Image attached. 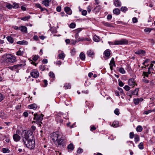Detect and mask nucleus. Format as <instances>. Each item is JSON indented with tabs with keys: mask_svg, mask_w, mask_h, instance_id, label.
<instances>
[{
	"mask_svg": "<svg viewBox=\"0 0 155 155\" xmlns=\"http://www.w3.org/2000/svg\"><path fill=\"white\" fill-rule=\"evenodd\" d=\"M21 136V141L26 147L30 149H32L35 147V141L33 137V133L30 130H24Z\"/></svg>",
	"mask_w": 155,
	"mask_h": 155,
	"instance_id": "obj_1",
	"label": "nucleus"
},
{
	"mask_svg": "<svg viewBox=\"0 0 155 155\" xmlns=\"http://www.w3.org/2000/svg\"><path fill=\"white\" fill-rule=\"evenodd\" d=\"M44 115L42 114H38L37 113H35L34 114V120H36L35 122L38 123L42 124L41 122L43 120V117Z\"/></svg>",
	"mask_w": 155,
	"mask_h": 155,
	"instance_id": "obj_2",
	"label": "nucleus"
},
{
	"mask_svg": "<svg viewBox=\"0 0 155 155\" xmlns=\"http://www.w3.org/2000/svg\"><path fill=\"white\" fill-rule=\"evenodd\" d=\"M52 140L54 141H57L59 138L62 137V134L61 133L59 132H56L53 133L52 135Z\"/></svg>",
	"mask_w": 155,
	"mask_h": 155,
	"instance_id": "obj_3",
	"label": "nucleus"
},
{
	"mask_svg": "<svg viewBox=\"0 0 155 155\" xmlns=\"http://www.w3.org/2000/svg\"><path fill=\"white\" fill-rule=\"evenodd\" d=\"M128 41L126 39H122L120 40H116L114 42V45H124L128 44Z\"/></svg>",
	"mask_w": 155,
	"mask_h": 155,
	"instance_id": "obj_4",
	"label": "nucleus"
},
{
	"mask_svg": "<svg viewBox=\"0 0 155 155\" xmlns=\"http://www.w3.org/2000/svg\"><path fill=\"white\" fill-rule=\"evenodd\" d=\"M56 141L58 146L60 147H64L66 146V141L62 138V137L59 138Z\"/></svg>",
	"mask_w": 155,
	"mask_h": 155,
	"instance_id": "obj_5",
	"label": "nucleus"
},
{
	"mask_svg": "<svg viewBox=\"0 0 155 155\" xmlns=\"http://www.w3.org/2000/svg\"><path fill=\"white\" fill-rule=\"evenodd\" d=\"M30 75L33 78H36L39 77V73L37 70L33 69L31 70L30 73Z\"/></svg>",
	"mask_w": 155,
	"mask_h": 155,
	"instance_id": "obj_6",
	"label": "nucleus"
},
{
	"mask_svg": "<svg viewBox=\"0 0 155 155\" xmlns=\"http://www.w3.org/2000/svg\"><path fill=\"white\" fill-rule=\"evenodd\" d=\"M4 62L5 64H11L16 61V59H4Z\"/></svg>",
	"mask_w": 155,
	"mask_h": 155,
	"instance_id": "obj_7",
	"label": "nucleus"
},
{
	"mask_svg": "<svg viewBox=\"0 0 155 155\" xmlns=\"http://www.w3.org/2000/svg\"><path fill=\"white\" fill-rule=\"evenodd\" d=\"M25 61H23V62L22 64H18L15 65H14L11 68L12 70H13L15 69H19V67H22L24 66L25 65Z\"/></svg>",
	"mask_w": 155,
	"mask_h": 155,
	"instance_id": "obj_8",
	"label": "nucleus"
},
{
	"mask_svg": "<svg viewBox=\"0 0 155 155\" xmlns=\"http://www.w3.org/2000/svg\"><path fill=\"white\" fill-rule=\"evenodd\" d=\"M60 114H58L56 116V120L58 122L62 123L63 121V120L62 119L63 117L60 116Z\"/></svg>",
	"mask_w": 155,
	"mask_h": 155,
	"instance_id": "obj_9",
	"label": "nucleus"
},
{
	"mask_svg": "<svg viewBox=\"0 0 155 155\" xmlns=\"http://www.w3.org/2000/svg\"><path fill=\"white\" fill-rule=\"evenodd\" d=\"M128 84L133 87H134L135 85H137V84L135 83L134 82V79L131 78L129 79L128 81Z\"/></svg>",
	"mask_w": 155,
	"mask_h": 155,
	"instance_id": "obj_10",
	"label": "nucleus"
},
{
	"mask_svg": "<svg viewBox=\"0 0 155 155\" xmlns=\"http://www.w3.org/2000/svg\"><path fill=\"white\" fill-rule=\"evenodd\" d=\"M110 68L111 71H112L113 67H115L116 64L114 59H112L109 64Z\"/></svg>",
	"mask_w": 155,
	"mask_h": 155,
	"instance_id": "obj_11",
	"label": "nucleus"
},
{
	"mask_svg": "<svg viewBox=\"0 0 155 155\" xmlns=\"http://www.w3.org/2000/svg\"><path fill=\"white\" fill-rule=\"evenodd\" d=\"M14 140L15 142H18L21 139V137L18 135L14 134L13 136Z\"/></svg>",
	"mask_w": 155,
	"mask_h": 155,
	"instance_id": "obj_12",
	"label": "nucleus"
},
{
	"mask_svg": "<svg viewBox=\"0 0 155 155\" xmlns=\"http://www.w3.org/2000/svg\"><path fill=\"white\" fill-rule=\"evenodd\" d=\"M87 54L89 57L91 58L94 57V55L93 51L91 50L88 51L87 52Z\"/></svg>",
	"mask_w": 155,
	"mask_h": 155,
	"instance_id": "obj_13",
	"label": "nucleus"
},
{
	"mask_svg": "<svg viewBox=\"0 0 155 155\" xmlns=\"http://www.w3.org/2000/svg\"><path fill=\"white\" fill-rule=\"evenodd\" d=\"M143 100V99L142 98H134V104L137 105L139 103V102L142 101Z\"/></svg>",
	"mask_w": 155,
	"mask_h": 155,
	"instance_id": "obj_14",
	"label": "nucleus"
},
{
	"mask_svg": "<svg viewBox=\"0 0 155 155\" xmlns=\"http://www.w3.org/2000/svg\"><path fill=\"white\" fill-rule=\"evenodd\" d=\"M64 10L66 13L70 15L72 13V11L70 8L68 7H65L64 8Z\"/></svg>",
	"mask_w": 155,
	"mask_h": 155,
	"instance_id": "obj_15",
	"label": "nucleus"
},
{
	"mask_svg": "<svg viewBox=\"0 0 155 155\" xmlns=\"http://www.w3.org/2000/svg\"><path fill=\"white\" fill-rule=\"evenodd\" d=\"M14 55L10 54H5L3 56V58H13Z\"/></svg>",
	"mask_w": 155,
	"mask_h": 155,
	"instance_id": "obj_16",
	"label": "nucleus"
},
{
	"mask_svg": "<svg viewBox=\"0 0 155 155\" xmlns=\"http://www.w3.org/2000/svg\"><path fill=\"white\" fill-rule=\"evenodd\" d=\"M37 107V105L35 104H31L28 106V108L30 109H33L34 110H36Z\"/></svg>",
	"mask_w": 155,
	"mask_h": 155,
	"instance_id": "obj_17",
	"label": "nucleus"
},
{
	"mask_svg": "<svg viewBox=\"0 0 155 155\" xmlns=\"http://www.w3.org/2000/svg\"><path fill=\"white\" fill-rule=\"evenodd\" d=\"M114 4L116 7H119L121 6V2L118 0H114Z\"/></svg>",
	"mask_w": 155,
	"mask_h": 155,
	"instance_id": "obj_18",
	"label": "nucleus"
},
{
	"mask_svg": "<svg viewBox=\"0 0 155 155\" xmlns=\"http://www.w3.org/2000/svg\"><path fill=\"white\" fill-rule=\"evenodd\" d=\"M19 29H20L21 31L26 33L27 32V28L25 26H21L19 27Z\"/></svg>",
	"mask_w": 155,
	"mask_h": 155,
	"instance_id": "obj_19",
	"label": "nucleus"
},
{
	"mask_svg": "<svg viewBox=\"0 0 155 155\" xmlns=\"http://www.w3.org/2000/svg\"><path fill=\"white\" fill-rule=\"evenodd\" d=\"M49 0H44L42 2V4L45 6L48 7L49 5Z\"/></svg>",
	"mask_w": 155,
	"mask_h": 155,
	"instance_id": "obj_20",
	"label": "nucleus"
},
{
	"mask_svg": "<svg viewBox=\"0 0 155 155\" xmlns=\"http://www.w3.org/2000/svg\"><path fill=\"white\" fill-rule=\"evenodd\" d=\"M113 12L114 14L118 15L120 14V11L118 8H115L114 9Z\"/></svg>",
	"mask_w": 155,
	"mask_h": 155,
	"instance_id": "obj_21",
	"label": "nucleus"
},
{
	"mask_svg": "<svg viewBox=\"0 0 155 155\" xmlns=\"http://www.w3.org/2000/svg\"><path fill=\"white\" fill-rule=\"evenodd\" d=\"M8 41L10 43H13L14 42V39L11 36H8L6 37Z\"/></svg>",
	"mask_w": 155,
	"mask_h": 155,
	"instance_id": "obj_22",
	"label": "nucleus"
},
{
	"mask_svg": "<svg viewBox=\"0 0 155 155\" xmlns=\"http://www.w3.org/2000/svg\"><path fill=\"white\" fill-rule=\"evenodd\" d=\"M140 138L139 136L136 134L134 137V141L136 143H137L140 140Z\"/></svg>",
	"mask_w": 155,
	"mask_h": 155,
	"instance_id": "obj_23",
	"label": "nucleus"
},
{
	"mask_svg": "<svg viewBox=\"0 0 155 155\" xmlns=\"http://www.w3.org/2000/svg\"><path fill=\"white\" fill-rule=\"evenodd\" d=\"M67 148L68 150H70L72 151L74 149V147L73 144L70 143L67 147Z\"/></svg>",
	"mask_w": 155,
	"mask_h": 155,
	"instance_id": "obj_24",
	"label": "nucleus"
},
{
	"mask_svg": "<svg viewBox=\"0 0 155 155\" xmlns=\"http://www.w3.org/2000/svg\"><path fill=\"white\" fill-rule=\"evenodd\" d=\"M139 91V88H136L133 91H131L132 92V94L134 95H137L138 94V92Z\"/></svg>",
	"mask_w": 155,
	"mask_h": 155,
	"instance_id": "obj_25",
	"label": "nucleus"
},
{
	"mask_svg": "<svg viewBox=\"0 0 155 155\" xmlns=\"http://www.w3.org/2000/svg\"><path fill=\"white\" fill-rule=\"evenodd\" d=\"M2 151L4 153H9L10 152V150L7 148H3L2 149Z\"/></svg>",
	"mask_w": 155,
	"mask_h": 155,
	"instance_id": "obj_26",
	"label": "nucleus"
},
{
	"mask_svg": "<svg viewBox=\"0 0 155 155\" xmlns=\"http://www.w3.org/2000/svg\"><path fill=\"white\" fill-rule=\"evenodd\" d=\"M17 44L19 45H27L28 42L24 40L22 41H18L17 42Z\"/></svg>",
	"mask_w": 155,
	"mask_h": 155,
	"instance_id": "obj_27",
	"label": "nucleus"
},
{
	"mask_svg": "<svg viewBox=\"0 0 155 155\" xmlns=\"http://www.w3.org/2000/svg\"><path fill=\"white\" fill-rule=\"evenodd\" d=\"M143 128L140 125H138L137 126L136 130L137 132H140L142 131Z\"/></svg>",
	"mask_w": 155,
	"mask_h": 155,
	"instance_id": "obj_28",
	"label": "nucleus"
},
{
	"mask_svg": "<svg viewBox=\"0 0 155 155\" xmlns=\"http://www.w3.org/2000/svg\"><path fill=\"white\" fill-rule=\"evenodd\" d=\"M104 54L106 57H109L110 55V52L108 49L106 50L104 52Z\"/></svg>",
	"mask_w": 155,
	"mask_h": 155,
	"instance_id": "obj_29",
	"label": "nucleus"
},
{
	"mask_svg": "<svg viewBox=\"0 0 155 155\" xmlns=\"http://www.w3.org/2000/svg\"><path fill=\"white\" fill-rule=\"evenodd\" d=\"M49 76L51 78H52L53 80H54L55 78V76L53 72H50L49 73Z\"/></svg>",
	"mask_w": 155,
	"mask_h": 155,
	"instance_id": "obj_30",
	"label": "nucleus"
},
{
	"mask_svg": "<svg viewBox=\"0 0 155 155\" xmlns=\"http://www.w3.org/2000/svg\"><path fill=\"white\" fill-rule=\"evenodd\" d=\"M145 53V51L143 50H140L137 51L135 53L137 54H139L140 55L141 54H143Z\"/></svg>",
	"mask_w": 155,
	"mask_h": 155,
	"instance_id": "obj_31",
	"label": "nucleus"
},
{
	"mask_svg": "<svg viewBox=\"0 0 155 155\" xmlns=\"http://www.w3.org/2000/svg\"><path fill=\"white\" fill-rule=\"evenodd\" d=\"M118 122L117 121H114L112 124V126L114 127H116L118 126Z\"/></svg>",
	"mask_w": 155,
	"mask_h": 155,
	"instance_id": "obj_32",
	"label": "nucleus"
},
{
	"mask_svg": "<svg viewBox=\"0 0 155 155\" xmlns=\"http://www.w3.org/2000/svg\"><path fill=\"white\" fill-rule=\"evenodd\" d=\"M152 112H154V110H148L145 111L143 112V114H148Z\"/></svg>",
	"mask_w": 155,
	"mask_h": 155,
	"instance_id": "obj_33",
	"label": "nucleus"
},
{
	"mask_svg": "<svg viewBox=\"0 0 155 155\" xmlns=\"http://www.w3.org/2000/svg\"><path fill=\"white\" fill-rule=\"evenodd\" d=\"M84 40V39L83 38H79L78 39L76 40L75 41V42L74 43V41H71V43L73 44L74 45L75 43L76 42H78V41H82Z\"/></svg>",
	"mask_w": 155,
	"mask_h": 155,
	"instance_id": "obj_34",
	"label": "nucleus"
},
{
	"mask_svg": "<svg viewBox=\"0 0 155 155\" xmlns=\"http://www.w3.org/2000/svg\"><path fill=\"white\" fill-rule=\"evenodd\" d=\"M93 39L96 42H98L99 41V38L96 35H94Z\"/></svg>",
	"mask_w": 155,
	"mask_h": 155,
	"instance_id": "obj_35",
	"label": "nucleus"
},
{
	"mask_svg": "<svg viewBox=\"0 0 155 155\" xmlns=\"http://www.w3.org/2000/svg\"><path fill=\"white\" fill-rule=\"evenodd\" d=\"M64 87L65 89H68V88H70L71 87V86L69 84H66L64 86Z\"/></svg>",
	"mask_w": 155,
	"mask_h": 155,
	"instance_id": "obj_36",
	"label": "nucleus"
},
{
	"mask_svg": "<svg viewBox=\"0 0 155 155\" xmlns=\"http://www.w3.org/2000/svg\"><path fill=\"white\" fill-rule=\"evenodd\" d=\"M30 16H29L27 17H25L21 18V19L23 21H28L30 18Z\"/></svg>",
	"mask_w": 155,
	"mask_h": 155,
	"instance_id": "obj_37",
	"label": "nucleus"
},
{
	"mask_svg": "<svg viewBox=\"0 0 155 155\" xmlns=\"http://www.w3.org/2000/svg\"><path fill=\"white\" fill-rule=\"evenodd\" d=\"M139 148L140 150H142L143 149V143L142 142H141L138 145Z\"/></svg>",
	"mask_w": 155,
	"mask_h": 155,
	"instance_id": "obj_38",
	"label": "nucleus"
},
{
	"mask_svg": "<svg viewBox=\"0 0 155 155\" xmlns=\"http://www.w3.org/2000/svg\"><path fill=\"white\" fill-rule=\"evenodd\" d=\"M135 136L134 132H132L130 133L129 134V137L130 139H133Z\"/></svg>",
	"mask_w": 155,
	"mask_h": 155,
	"instance_id": "obj_39",
	"label": "nucleus"
},
{
	"mask_svg": "<svg viewBox=\"0 0 155 155\" xmlns=\"http://www.w3.org/2000/svg\"><path fill=\"white\" fill-rule=\"evenodd\" d=\"M119 71L122 74H125V71L124 70V68H119Z\"/></svg>",
	"mask_w": 155,
	"mask_h": 155,
	"instance_id": "obj_40",
	"label": "nucleus"
},
{
	"mask_svg": "<svg viewBox=\"0 0 155 155\" xmlns=\"http://www.w3.org/2000/svg\"><path fill=\"white\" fill-rule=\"evenodd\" d=\"M115 114L117 115H118L120 114L119 109L118 108H116L114 111Z\"/></svg>",
	"mask_w": 155,
	"mask_h": 155,
	"instance_id": "obj_41",
	"label": "nucleus"
},
{
	"mask_svg": "<svg viewBox=\"0 0 155 155\" xmlns=\"http://www.w3.org/2000/svg\"><path fill=\"white\" fill-rule=\"evenodd\" d=\"M58 57L59 58H64L65 57V54L63 53L59 54H58Z\"/></svg>",
	"mask_w": 155,
	"mask_h": 155,
	"instance_id": "obj_42",
	"label": "nucleus"
},
{
	"mask_svg": "<svg viewBox=\"0 0 155 155\" xmlns=\"http://www.w3.org/2000/svg\"><path fill=\"white\" fill-rule=\"evenodd\" d=\"M83 151V150L81 148L79 147L78 148V150L77 151V152L78 153H82Z\"/></svg>",
	"mask_w": 155,
	"mask_h": 155,
	"instance_id": "obj_43",
	"label": "nucleus"
},
{
	"mask_svg": "<svg viewBox=\"0 0 155 155\" xmlns=\"http://www.w3.org/2000/svg\"><path fill=\"white\" fill-rule=\"evenodd\" d=\"M80 58H85V54L83 52H81L80 54Z\"/></svg>",
	"mask_w": 155,
	"mask_h": 155,
	"instance_id": "obj_44",
	"label": "nucleus"
},
{
	"mask_svg": "<svg viewBox=\"0 0 155 155\" xmlns=\"http://www.w3.org/2000/svg\"><path fill=\"white\" fill-rule=\"evenodd\" d=\"M76 24L74 23H72L70 25L69 27L71 28H74L75 27Z\"/></svg>",
	"mask_w": 155,
	"mask_h": 155,
	"instance_id": "obj_45",
	"label": "nucleus"
},
{
	"mask_svg": "<svg viewBox=\"0 0 155 155\" xmlns=\"http://www.w3.org/2000/svg\"><path fill=\"white\" fill-rule=\"evenodd\" d=\"M13 8H18V7L19 5L17 3H14L12 5Z\"/></svg>",
	"mask_w": 155,
	"mask_h": 155,
	"instance_id": "obj_46",
	"label": "nucleus"
},
{
	"mask_svg": "<svg viewBox=\"0 0 155 155\" xmlns=\"http://www.w3.org/2000/svg\"><path fill=\"white\" fill-rule=\"evenodd\" d=\"M124 88L125 89V90L127 91H128L130 89V87H129L128 85H126L124 87Z\"/></svg>",
	"mask_w": 155,
	"mask_h": 155,
	"instance_id": "obj_47",
	"label": "nucleus"
},
{
	"mask_svg": "<svg viewBox=\"0 0 155 155\" xmlns=\"http://www.w3.org/2000/svg\"><path fill=\"white\" fill-rule=\"evenodd\" d=\"M153 30L152 28H147L144 29V31L145 32H150L152 30Z\"/></svg>",
	"mask_w": 155,
	"mask_h": 155,
	"instance_id": "obj_48",
	"label": "nucleus"
},
{
	"mask_svg": "<svg viewBox=\"0 0 155 155\" xmlns=\"http://www.w3.org/2000/svg\"><path fill=\"white\" fill-rule=\"evenodd\" d=\"M76 50L75 48H73L71 50V53L72 55H74L76 53Z\"/></svg>",
	"mask_w": 155,
	"mask_h": 155,
	"instance_id": "obj_49",
	"label": "nucleus"
},
{
	"mask_svg": "<svg viewBox=\"0 0 155 155\" xmlns=\"http://www.w3.org/2000/svg\"><path fill=\"white\" fill-rule=\"evenodd\" d=\"M127 8L125 7H122L120 8L121 10L124 12H126L127 11Z\"/></svg>",
	"mask_w": 155,
	"mask_h": 155,
	"instance_id": "obj_50",
	"label": "nucleus"
},
{
	"mask_svg": "<svg viewBox=\"0 0 155 155\" xmlns=\"http://www.w3.org/2000/svg\"><path fill=\"white\" fill-rule=\"evenodd\" d=\"M54 63L56 64L60 65L61 64V62L60 61H57L54 62Z\"/></svg>",
	"mask_w": 155,
	"mask_h": 155,
	"instance_id": "obj_51",
	"label": "nucleus"
},
{
	"mask_svg": "<svg viewBox=\"0 0 155 155\" xmlns=\"http://www.w3.org/2000/svg\"><path fill=\"white\" fill-rule=\"evenodd\" d=\"M43 83H44V85L43 86L44 87H46L48 85V81L47 80H43Z\"/></svg>",
	"mask_w": 155,
	"mask_h": 155,
	"instance_id": "obj_52",
	"label": "nucleus"
},
{
	"mask_svg": "<svg viewBox=\"0 0 155 155\" xmlns=\"http://www.w3.org/2000/svg\"><path fill=\"white\" fill-rule=\"evenodd\" d=\"M127 96H130V98L132 97V95H133V94H132V92L131 91L128 92L127 93Z\"/></svg>",
	"mask_w": 155,
	"mask_h": 155,
	"instance_id": "obj_53",
	"label": "nucleus"
},
{
	"mask_svg": "<svg viewBox=\"0 0 155 155\" xmlns=\"http://www.w3.org/2000/svg\"><path fill=\"white\" fill-rule=\"evenodd\" d=\"M6 7L9 9H11L13 8V6L10 4H8L6 5Z\"/></svg>",
	"mask_w": 155,
	"mask_h": 155,
	"instance_id": "obj_54",
	"label": "nucleus"
},
{
	"mask_svg": "<svg viewBox=\"0 0 155 155\" xmlns=\"http://www.w3.org/2000/svg\"><path fill=\"white\" fill-rule=\"evenodd\" d=\"M23 53V52H21V51H19L16 52V54L18 55H22Z\"/></svg>",
	"mask_w": 155,
	"mask_h": 155,
	"instance_id": "obj_55",
	"label": "nucleus"
},
{
	"mask_svg": "<svg viewBox=\"0 0 155 155\" xmlns=\"http://www.w3.org/2000/svg\"><path fill=\"white\" fill-rule=\"evenodd\" d=\"M97 9V11L99 12L101 9V7L100 5H98V6H96L94 10H95V9Z\"/></svg>",
	"mask_w": 155,
	"mask_h": 155,
	"instance_id": "obj_56",
	"label": "nucleus"
},
{
	"mask_svg": "<svg viewBox=\"0 0 155 155\" xmlns=\"http://www.w3.org/2000/svg\"><path fill=\"white\" fill-rule=\"evenodd\" d=\"M143 75L144 76V77H148V74H147V73H146V72H143Z\"/></svg>",
	"mask_w": 155,
	"mask_h": 155,
	"instance_id": "obj_57",
	"label": "nucleus"
},
{
	"mask_svg": "<svg viewBox=\"0 0 155 155\" xmlns=\"http://www.w3.org/2000/svg\"><path fill=\"white\" fill-rule=\"evenodd\" d=\"M87 11L85 10H84L82 12V14L83 15H86L87 14Z\"/></svg>",
	"mask_w": 155,
	"mask_h": 155,
	"instance_id": "obj_58",
	"label": "nucleus"
},
{
	"mask_svg": "<svg viewBox=\"0 0 155 155\" xmlns=\"http://www.w3.org/2000/svg\"><path fill=\"white\" fill-rule=\"evenodd\" d=\"M132 20L133 23H135L137 22V20L136 18L134 17L132 19Z\"/></svg>",
	"mask_w": 155,
	"mask_h": 155,
	"instance_id": "obj_59",
	"label": "nucleus"
},
{
	"mask_svg": "<svg viewBox=\"0 0 155 155\" xmlns=\"http://www.w3.org/2000/svg\"><path fill=\"white\" fill-rule=\"evenodd\" d=\"M96 129V128L94 126L90 127V130L91 131L94 130Z\"/></svg>",
	"mask_w": 155,
	"mask_h": 155,
	"instance_id": "obj_60",
	"label": "nucleus"
},
{
	"mask_svg": "<svg viewBox=\"0 0 155 155\" xmlns=\"http://www.w3.org/2000/svg\"><path fill=\"white\" fill-rule=\"evenodd\" d=\"M43 64H46L48 63V60L46 59H44L42 61Z\"/></svg>",
	"mask_w": 155,
	"mask_h": 155,
	"instance_id": "obj_61",
	"label": "nucleus"
},
{
	"mask_svg": "<svg viewBox=\"0 0 155 155\" xmlns=\"http://www.w3.org/2000/svg\"><path fill=\"white\" fill-rule=\"evenodd\" d=\"M143 82H145L146 83H148L149 82V81L148 80H147L145 79V77H143Z\"/></svg>",
	"mask_w": 155,
	"mask_h": 155,
	"instance_id": "obj_62",
	"label": "nucleus"
},
{
	"mask_svg": "<svg viewBox=\"0 0 155 155\" xmlns=\"http://www.w3.org/2000/svg\"><path fill=\"white\" fill-rule=\"evenodd\" d=\"M119 85L120 87H123L124 85V83L121 81L119 82Z\"/></svg>",
	"mask_w": 155,
	"mask_h": 155,
	"instance_id": "obj_63",
	"label": "nucleus"
},
{
	"mask_svg": "<svg viewBox=\"0 0 155 155\" xmlns=\"http://www.w3.org/2000/svg\"><path fill=\"white\" fill-rule=\"evenodd\" d=\"M23 114L24 116H25V117H28V112H25L23 113Z\"/></svg>",
	"mask_w": 155,
	"mask_h": 155,
	"instance_id": "obj_64",
	"label": "nucleus"
}]
</instances>
